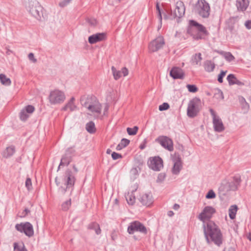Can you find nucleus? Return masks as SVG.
Listing matches in <instances>:
<instances>
[{
  "label": "nucleus",
  "mask_w": 251,
  "mask_h": 251,
  "mask_svg": "<svg viewBox=\"0 0 251 251\" xmlns=\"http://www.w3.org/2000/svg\"><path fill=\"white\" fill-rule=\"evenodd\" d=\"M203 232L207 242L210 244L214 243L218 247L223 243V234L219 227L212 221L207 222L202 224Z\"/></svg>",
  "instance_id": "obj_1"
},
{
  "label": "nucleus",
  "mask_w": 251,
  "mask_h": 251,
  "mask_svg": "<svg viewBox=\"0 0 251 251\" xmlns=\"http://www.w3.org/2000/svg\"><path fill=\"white\" fill-rule=\"evenodd\" d=\"M57 177L55 178V182L57 185L61 184L59 188V191L64 194L66 192L72 191L74 189V186L76 180L75 175L70 169H67L63 175L61 182L57 181Z\"/></svg>",
  "instance_id": "obj_2"
},
{
  "label": "nucleus",
  "mask_w": 251,
  "mask_h": 251,
  "mask_svg": "<svg viewBox=\"0 0 251 251\" xmlns=\"http://www.w3.org/2000/svg\"><path fill=\"white\" fill-rule=\"evenodd\" d=\"M81 104L89 111L100 114L101 111L102 106L97 98L93 95H84L80 99Z\"/></svg>",
  "instance_id": "obj_3"
},
{
  "label": "nucleus",
  "mask_w": 251,
  "mask_h": 251,
  "mask_svg": "<svg viewBox=\"0 0 251 251\" xmlns=\"http://www.w3.org/2000/svg\"><path fill=\"white\" fill-rule=\"evenodd\" d=\"M187 32L193 35L196 40L204 39L205 36L208 35V32L205 26L193 20L189 21Z\"/></svg>",
  "instance_id": "obj_4"
},
{
  "label": "nucleus",
  "mask_w": 251,
  "mask_h": 251,
  "mask_svg": "<svg viewBox=\"0 0 251 251\" xmlns=\"http://www.w3.org/2000/svg\"><path fill=\"white\" fill-rule=\"evenodd\" d=\"M26 8L28 12L37 20H41L43 8L37 0H30Z\"/></svg>",
  "instance_id": "obj_5"
},
{
  "label": "nucleus",
  "mask_w": 251,
  "mask_h": 251,
  "mask_svg": "<svg viewBox=\"0 0 251 251\" xmlns=\"http://www.w3.org/2000/svg\"><path fill=\"white\" fill-rule=\"evenodd\" d=\"M197 13L202 18L209 17L210 13L209 4L205 0H198L195 5Z\"/></svg>",
  "instance_id": "obj_6"
},
{
  "label": "nucleus",
  "mask_w": 251,
  "mask_h": 251,
  "mask_svg": "<svg viewBox=\"0 0 251 251\" xmlns=\"http://www.w3.org/2000/svg\"><path fill=\"white\" fill-rule=\"evenodd\" d=\"M175 6L176 8L174 12H173L171 8H168L166 10L168 16L171 19L182 17L185 12V7L184 3L182 1H177L176 2Z\"/></svg>",
  "instance_id": "obj_7"
},
{
  "label": "nucleus",
  "mask_w": 251,
  "mask_h": 251,
  "mask_svg": "<svg viewBox=\"0 0 251 251\" xmlns=\"http://www.w3.org/2000/svg\"><path fill=\"white\" fill-rule=\"evenodd\" d=\"M66 97L63 92L56 89L50 92L49 100L51 104H56L62 103L65 100Z\"/></svg>",
  "instance_id": "obj_8"
},
{
  "label": "nucleus",
  "mask_w": 251,
  "mask_h": 251,
  "mask_svg": "<svg viewBox=\"0 0 251 251\" xmlns=\"http://www.w3.org/2000/svg\"><path fill=\"white\" fill-rule=\"evenodd\" d=\"M216 212L215 209L211 206H206L204 207L201 212L198 216V219L203 224H206V221H211L210 219Z\"/></svg>",
  "instance_id": "obj_9"
},
{
  "label": "nucleus",
  "mask_w": 251,
  "mask_h": 251,
  "mask_svg": "<svg viewBox=\"0 0 251 251\" xmlns=\"http://www.w3.org/2000/svg\"><path fill=\"white\" fill-rule=\"evenodd\" d=\"M209 112L212 118V123L214 130L217 132L223 131L225 128L222 119L212 109H209Z\"/></svg>",
  "instance_id": "obj_10"
},
{
  "label": "nucleus",
  "mask_w": 251,
  "mask_h": 251,
  "mask_svg": "<svg viewBox=\"0 0 251 251\" xmlns=\"http://www.w3.org/2000/svg\"><path fill=\"white\" fill-rule=\"evenodd\" d=\"M15 228L17 231L24 233L28 237H32L34 234L33 226L29 222L17 224L15 226Z\"/></svg>",
  "instance_id": "obj_11"
},
{
  "label": "nucleus",
  "mask_w": 251,
  "mask_h": 251,
  "mask_svg": "<svg viewBox=\"0 0 251 251\" xmlns=\"http://www.w3.org/2000/svg\"><path fill=\"white\" fill-rule=\"evenodd\" d=\"M136 231L146 234L147 230L144 225L139 221H135L130 223L127 227V232L129 234H132Z\"/></svg>",
  "instance_id": "obj_12"
},
{
  "label": "nucleus",
  "mask_w": 251,
  "mask_h": 251,
  "mask_svg": "<svg viewBox=\"0 0 251 251\" xmlns=\"http://www.w3.org/2000/svg\"><path fill=\"white\" fill-rule=\"evenodd\" d=\"M200 100L199 99H193L190 101L187 107V115L189 117L194 118L196 117L199 112L198 103Z\"/></svg>",
  "instance_id": "obj_13"
},
{
  "label": "nucleus",
  "mask_w": 251,
  "mask_h": 251,
  "mask_svg": "<svg viewBox=\"0 0 251 251\" xmlns=\"http://www.w3.org/2000/svg\"><path fill=\"white\" fill-rule=\"evenodd\" d=\"M155 141L170 151L174 150L173 142L172 140L168 136L163 135L159 136L155 139Z\"/></svg>",
  "instance_id": "obj_14"
},
{
  "label": "nucleus",
  "mask_w": 251,
  "mask_h": 251,
  "mask_svg": "<svg viewBox=\"0 0 251 251\" xmlns=\"http://www.w3.org/2000/svg\"><path fill=\"white\" fill-rule=\"evenodd\" d=\"M163 161L159 156L150 158L148 164L150 169L154 171H159L163 167Z\"/></svg>",
  "instance_id": "obj_15"
},
{
  "label": "nucleus",
  "mask_w": 251,
  "mask_h": 251,
  "mask_svg": "<svg viewBox=\"0 0 251 251\" xmlns=\"http://www.w3.org/2000/svg\"><path fill=\"white\" fill-rule=\"evenodd\" d=\"M165 45L164 38L162 36H158L152 40L149 45V49L151 52L157 51L163 48Z\"/></svg>",
  "instance_id": "obj_16"
},
{
  "label": "nucleus",
  "mask_w": 251,
  "mask_h": 251,
  "mask_svg": "<svg viewBox=\"0 0 251 251\" xmlns=\"http://www.w3.org/2000/svg\"><path fill=\"white\" fill-rule=\"evenodd\" d=\"M174 166L172 168V173L174 175H177L179 174L182 168V163L180 155L178 153H175L172 158Z\"/></svg>",
  "instance_id": "obj_17"
},
{
  "label": "nucleus",
  "mask_w": 251,
  "mask_h": 251,
  "mask_svg": "<svg viewBox=\"0 0 251 251\" xmlns=\"http://www.w3.org/2000/svg\"><path fill=\"white\" fill-rule=\"evenodd\" d=\"M170 75L174 79H183L184 76V73L181 68L174 67L170 72Z\"/></svg>",
  "instance_id": "obj_18"
},
{
  "label": "nucleus",
  "mask_w": 251,
  "mask_h": 251,
  "mask_svg": "<svg viewBox=\"0 0 251 251\" xmlns=\"http://www.w3.org/2000/svg\"><path fill=\"white\" fill-rule=\"evenodd\" d=\"M105 38L106 34L105 33H97L90 36L88 38V42L91 44H94L103 41Z\"/></svg>",
  "instance_id": "obj_19"
},
{
  "label": "nucleus",
  "mask_w": 251,
  "mask_h": 251,
  "mask_svg": "<svg viewBox=\"0 0 251 251\" xmlns=\"http://www.w3.org/2000/svg\"><path fill=\"white\" fill-rule=\"evenodd\" d=\"M140 201L143 205L147 206H150L153 203L152 196L151 193H146L142 195L139 199Z\"/></svg>",
  "instance_id": "obj_20"
},
{
  "label": "nucleus",
  "mask_w": 251,
  "mask_h": 251,
  "mask_svg": "<svg viewBox=\"0 0 251 251\" xmlns=\"http://www.w3.org/2000/svg\"><path fill=\"white\" fill-rule=\"evenodd\" d=\"M241 182L240 176H235L233 177V180L229 182V187L231 191H236L238 189Z\"/></svg>",
  "instance_id": "obj_21"
},
{
  "label": "nucleus",
  "mask_w": 251,
  "mask_h": 251,
  "mask_svg": "<svg viewBox=\"0 0 251 251\" xmlns=\"http://www.w3.org/2000/svg\"><path fill=\"white\" fill-rule=\"evenodd\" d=\"M249 5V0H236V5L238 11H245Z\"/></svg>",
  "instance_id": "obj_22"
},
{
  "label": "nucleus",
  "mask_w": 251,
  "mask_h": 251,
  "mask_svg": "<svg viewBox=\"0 0 251 251\" xmlns=\"http://www.w3.org/2000/svg\"><path fill=\"white\" fill-rule=\"evenodd\" d=\"M229 185V182L226 180H224L221 182L219 191L223 195H226L228 192L231 191Z\"/></svg>",
  "instance_id": "obj_23"
},
{
  "label": "nucleus",
  "mask_w": 251,
  "mask_h": 251,
  "mask_svg": "<svg viewBox=\"0 0 251 251\" xmlns=\"http://www.w3.org/2000/svg\"><path fill=\"white\" fill-rule=\"evenodd\" d=\"M75 98L72 97L66 104L62 108L61 110L66 111L68 109H69L71 111L75 110L77 109V106L75 103Z\"/></svg>",
  "instance_id": "obj_24"
},
{
  "label": "nucleus",
  "mask_w": 251,
  "mask_h": 251,
  "mask_svg": "<svg viewBox=\"0 0 251 251\" xmlns=\"http://www.w3.org/2000/svg\"><path fill=\"white\" fill-rule=\"evenodd\" d=\"M229 85L237 84L239 86H243L244 83L238 79L233 74H229L226 77Z\"/></svg>",
  "instance_id": "obj_25"
},
{
  "label": "nucleus",
  "mask_w": 251,
  "mask_h": 251,
  "mask_svg": "<svg viewBox=\"0 0 251 251\" xmlns=\"http://www.w3.org/2000/svg\"><path fill=\"white\" fill-rule=\"evenodd\" d=\"M15 152V147L10 146L7 147L2 153V156L5 158H8L12 156Z\"/></svg>",
  "instance_id": "obj_26"
},
{
  "label": "nucleus",
  "mask_w": 251,
  "mask_h": 251,
  "mask_svg": "<svg viewBox=\"0 0 251 251\" xmlns=\"http://www.w3.org/2000/svg\"><path fill=\"white\" fill-rule=\"evenodd\" d=\"M215 65L214 62L211 60H206L204 63V68L205 71L207 72H212L214 71Z\"/></svg>",
  "instance_id": "obj_27"
},
{
  "label": "nucleus",
  "mask_w": 251,
  "mask_h": 251,
  "mask_svg": "<svg viewBox=\"0 0 251 251\" xmlns=\"http://www.w3.org/2000/svg\"><path fill=\"white\" fill-rule=\"evenodd\" d=\"M88 228L90 230H93L97 235H99L101 233V229L100 225L96 222H92L88 225Z\"/></svg>",
  "instance_id": "obj_28"
},
{
  "label": "nucleus",
  "mask_w": 251,
  "mask_h": 251,
  "mask_svg": "<svg viewBox=\"0 0 251 251\" xmlns=\"http://www.w3.org/2000/svg\"><path fill=\"white\" fill-rule=\"evenodd\" d=\"M72 157L71 155H68L66 153L62 157L59 166H68L71 162Z\"/></svg>",
  "instance_id": "obj_29"
},
{
  "label": "nucleus",
  "mask_w": 251,
  "mask_h": 251,
  "mask_svg": "<svg viewBox=\"0 0 251 251\" xmlns=\"http://www.w3.org/2000/svg\"><path fill=\"white\" fill-rule=\"evenodd\" d=\"M238 210V207L236 205H232L230 206L228 210V214L229 218L231 220H233L235 218L236 212Z\"/></svg>",
  "instance_id": "obj_30"
},
{
  "label": "nucleus",
  "mask_w": 251,
  "mask_h": 251,
  "mask_svg": "<svg viewBox=\"0 0 251 251\" xmlns=\"http://www.w3.org/2000/svg\"><path fill=\"white\" fill-rule=\"evenodd\" d=\"M86 129L90 133H95L96 131L95 123L92 121L87 123L86 125Z\"/></svg>",
  "instance_id": "obj_31"
},
{
  "label": "nucleus",
  "mask_w": 251,
  "mask_h": 251,
  "mask_svg": "<svg viewBox=\"0 0 251 251\" xmlns=\"http://www.w3.org/2000/svg\"><path fill=\"white\" fill-rule=\"evenodd\" d=\"M202 60L201 54V53H196L192 57L193 63L195 65H200Z\"/></svg>",
  "instance_id": "obj_32"
},
{
  "label": "nucleus",
  "mask_w": 251,
  "mask_h": 251,
  "mask_svg": "<svg viewBox=\"0 0 251 251\" xmlns=\"http://www.w3.org/2000/svg\"><path fill=\"white\" fill-rule=\"evenodd\" d=\"M13 246L14 251H27L23 243H18L15 242Z\"/></svg>",
  "instance_id": "obj_33"
},
{
  "label": "nucleus",
  "mask_w": 251,
  "mask_h": 251,
  "mask_svg": "<svg viewBox=\"0 0 251 251\" xmlns=\"http://www.w3.org/2000/svg\"><path fill=\"white\" fill-rule=\"evenodd\" d=\"M0 81L1 83L6 86H9L11 84V81L10 78L7 77L4 74H0Z\"/></svg>",
  "instance_id": "obj_34"
},
{
  "label": "nucleus",
  "mask_w": 251,
  "mask_h": 251,
  "mask_svg": "<svg viewBox=\"0 0 251 251\" xmlns=\"http://www.w3.org/2000/svg\"><path fill=\"white\" fill-rule=\"evenodd\" d=\"M111 71L115 80L119 79L122 76V72L121 71L117 70L114 66L111 67Z\"/></svg>",
  "instance_id": "obj_35"
},
{
  "label": "nucleus",
  "mask_w": 251,
  "mask_h": 251,
  "mask_svg": "<svg viewBox=\"0 0 251 251\" xmlns=\"http://www.w3.org/2000/svg\"><path fill=\"white\" fill-rule=\"evenodd\" d=\"M138 129V127L137 126H134L133 128L127 127L126 131L129 135H134L137 133Z\"/></svg>",
  "instance_id": "obj_36"
},
{
  "label": "nucleus",
  "mask_w": 251,
  "mask_h": 251,
  "mask_svg": "<svg viewBox=\"0 0 251 251\" xmlns=\"http://www.w3.org/2000/svg\"><path fill=\"white\" fill-rule=\"evenodd\" d=\"M28 117V114L25 110L24 109L21 111L20 113V118L22 121H25L26 120Z\"/></svg>",
  "instance_id": "obj_37"
},
{
  "label": "nucleus",
  "mask_w": 251,
  "mask_h": 251,
  "mask_svg": "<svg viewBox=\"0 0 251 251\" xmlns=\"http://www.w3.org/2000/svg\"><path fill=\"white\" fill-rule=\"evenodd\" d=\"M71 205V199H70V200H67L66 201L64 202L62 204V209L63 211H67L69 209Z\"/></svg>",
  "instance_id": "obj_38"
},
{
  "label": "nucleus",
  "mask_w": 251,
  "mask_h": 251,
  "mask_svg": "<svg viewBox=\"0 0 251 251\" xmlns=\"http://www.w3.org/2000/svg\"><path fill=\"white\" fill-rule=\"evenodd\" d=\"M224 57L228 62H231L235 59L234 56L230 52H226Z\"/></svg>",
  "instance_id": "obj_39"
},
{
  "label": "nucleus",
  "mask_w": 251,
  "mask_h": 251,
  "mask_svg": "<svg viewBox=\"0 0 251 251\" xmlns=\"http://www.w3.org/2000/svg\"><path fill=\"white\" fill-rule=\"evenodd\" d=\"M186 87L190 92L195 93L198 90V88L195 85L187 84Z\"/></svg>",
  "instance_id": "obj_40"
},
{
  "label": "nucleus",
  "mask_w": 251,
  "mask_h": 251,
  "mask_svg": "<svg viewBox=\"0 0 251 251\" xmlns=\"http://www.w3.org/2000/svg\"><path fill=\"white\" fill-rule=\"evenodd\" d=\"M156 10H157V12L158 18V19L159 20L160 24H162V14H161V9L160 8V7H159L158 3H156Z\"/></svg>",
  "instance_id": "obj_41"
},
{
  "label": "nucleus",
  "mask_w": 251,
  "mask_h": 251,
  "mask_svg": "<svg viewBox=\"0 0 251 251\" xmlns=\"http://www.w3.org/2000/svg\"><path fill=\"white\" fill-rule=\"evenodd\" d=\"M127 203L130 205H133L135 203V198L134 196L127 195L126 197Z\"/></svg>",
  "instance_id": "obj_42"
},
{
  "label": "nucleus",
  "mask_w": 251,
  "mask_h": 251,
  "mask_svg": "<svg viewBox=\"0 0 251 251\" xmlns=\"http://www.w3.org/2000/svg\"><path fill=\"white\" fill-rule=\"evenodd\" d=\"M216 197V194L213 190H209L205 196L207 199H212Z\"/></svg>",
  "instance_id": "obj_43"
},
{
  "label": "nucleus",
  "mask_w": 251,
  "mask_h": 251,
  "mask_svg": "<svg viewBox=\"0 0 251 251\" xmlns=\"http://www.w3.org/2000/svg\"><path fill=\"white\" fill-rule=\"evenodd\" d=\"M170 107L169 104L167 102H164L159 106V110L161 111L168 109Z\"/></svg>",
  "instance_id": "obj_44"
},
{
  "label": "nucleus",
  "mask_w": 251,
  "mask_h": 251,
  "mask_svg": "<svg viewBox=\"0 0 251 251\" xmlns=\"http://www.w3.org/2000/svg\"><path fill=\"white\" fill-rule=\"evenodd\" d=\"M226 73V71H224L222 70L220 72V74L218 75V81L220 83H222L223 82V77L225 76Z\"/></svg>",
  "instance_id": "obj_45"
},
{
  "label": "nucleus",
  "mask_w": 251,
  "mask_h": 251,
  "mask_svg": "<svg viewBox=\"0 0 251 251\" xmlns=\"http://www.w3.org/2000/svg\"><path fill=\"white\" fill-rule=\"evenodd\" d=\"M25 110L26 111V112L28 114H31L34 111V107L32 105H28L26 106H25V108H24Z\"/></svg>",
  "instance_id": "obj_46"
},
{
  "label": "nucleus",
  "mask_w": 251,
  "mask_h": 251,
  "mask_svg": "<svg viewBox=\"0 0 251 251\" xmlns=\"http://www.w3.org/2000/svg\"><path fill=\"white\" fill-rule=\"evenodd\" d=\"M25 187L28 190H30L32 188L31 180L30 178H27L25 183Z\"/></svg>",
  "instance_id": "obj_47"
},
{
  "label": "nucleus",
  "mask_w": 251,
  "mask_h": 251,
  "mask_svg": "<svg viewBox=\"0 0 251 251\" xmlns=\"http://www.w3.org/2000/svg\"><path fill=\"white\" fill-rule=\"evenodd\" d=\"M112 158L113 160H115L119 158H122V155L118 153H117L116 152H113L111 154Z\"/></svg>",
  "instance_id": "obj_48"
},
{
  "label": "nucleus",
  "mask_w": 251,
  "mask_h": 251,
  "mask_svg": "<svg viewBox=\"0 0 251 251\" xmlns=\"http://www.w3.org/2000/svg\"><path fill=\"white\" fill-rule=\"evenodd\" d=\"M72 0H63L59 3V5L61 7H64L67 6Z\"/></svg>",
  "instance_id": "obj_49"
},
{
  "label": "nucleus",
  "mask_w": 251,
  "mask_h": 251,
  "mask_svg": "<svg viewBox=\"0 0 251 251\" xmlns=\"http://www.w3.org/2000/svg\"><path fill=\"white\" fill-rule=\"evenodd\" d=\"M166 175L164 173H160L158 176L156 180V181L157 182H160L163 181L165 178Z\"/></svg>",
  "instance_id": "obj_50"
},
{
  "label": "nucleus",
  "mask_w": 251,
  "mask_h": 251,
  "mask_svg": "<svg viewBox=\"0 0 251 251\" xmlns=\"http://www.w3.org/2000/svg\"><path fill=\"white\" fill-rule=\"evenodd\" d=\"M129 143L130 141L126 138L122 139L120 142V143L122 145L123 147L124 148H125L128 146Z\"/></svg>",
  "instance_id": "obj_51"
},
{
  "label": "nucleus",
  "mask_w": 251,
  "mask_h": 251,
  "mask_svg": "<svg viewBox=\"0 0 251 251\" xmlns=\"http://www.w3.org/2000/svg\"><path fill=\"white\" fill-rule=\"evenodd\" d=\"M86 22L91 25H95L97 24V21L94 18H87Z\"/></svg>",
  "instance_id": "obj_52"
},
{
  "label": "nucleus",
  "mask_w": 251,
  "mask_h": 251,
  "mask_svg": "<svg viewBox=\"0 0 251 251\" xmlns=\"http://www.w3.org/2000/svg\"><path fill=\"white\" fill-rule=\"evenodd\" d=\"M75 150L74 149V148H73V147L68 148L66 151V153L67 154H68V155H71V157L73 155H74V154H75Z\"/></svg>",
  "instance_id": "obj_53"
},
{
  "label": "nucleus",
  "mask_w": 251,
  "mask_h": 251,
  "mask_svg": "<svg viewBox=\"0 0 251 251\" xmlns=\"http://www.w3.org/2000/svg\"><path fill=\"white\" fill-rule=\"evenodd\" d=\"M28 59L32 61L33 62L35 63L37 61V59L35 58L34 54L33 53H29L28 55Z\"/></svg>",
  "instance_id": "obj_54"
},
{
  "label": "nucleus",
  "mask_w": 251,
  "mask_h": 251,
  "mask_svg": "<svg viewBox=\"0 0 251 251\" xmlns=\"http://www.w3.org/2000/svg\"><path fill=\"white\" fill-rule=\"evenodd\" d=\"M122 75L123 74L124 76H126L128 74V71L126 67H124L121 70Z\"/></svg>",
  "instance_id": "obj_55"
},
{
  "label": "nucleus",
  "mask_w": 251,
  "mask_h": 251,
  "mask_svg": "<svg viewBox=\"0 0 251 251\" xmlns=\"http://www.w3.org/2000/svg\"><path fill=\"white\" fill-rule=\"evenodd\" d=\"M245 25L248 29H251V20L247 21L245 22Z\"/></svg>",
  "instance_id": "obj_56"
},
{
  "label": "nucleus",
  "mask_w": 251,
  "mask_h": 251,
  "mask_svg": "<svg viewBox=\"0 0 251 251\" xmlns=\"http://www.w3.org/2000/svg\"><path fill=\"white\" fill-rule=\"evenodd\" d=\"M111 239L113 241H114L117 238V235L116 234H115V232H112L111 234Z\"/></svg>",
  "instance_id": "obj_57"
},
{
  "label": "nucleus",
  "mask_w": 251,
  "mask_h": 251,
  "mask_svg": "<svg viewBox=\"0 0 251 251\" xmlns=\"http://www.w3.org/2000/svg\"><path fill=\"white\" fill-rule=\"evenodd\" d=\"M123 148H124L123 147L122 145L120 143L116 147V150L117 151H120L122 149H123Z\"/></svg>",
  "instance_id": "obj_58"
},
{
  "label": "nucleus",
  "mask_w": 251,
  "mask_h": 251,
  "mask_svg": "<svg viewBox=\"0 0 251 251\" xmlns=\"http://www.w3.org/2000/svg\"><path fill=\"white\" fill-rule=\"evenodd\" d=\"M146 147V139L144 140V143H143V144H141L140 145V149L141 150H143Z\"/></svg>",
  "instance_id": "obj_59"
},
{
  "label": "nucleus",
  "mask_w": 251,
  "mask_h": 251,
  "mask_svg": "<svg viewBox=\"0 0 251 251\" xmlns=\"http://www.w3.org/2000/svg\"><path fill=\"white\" fill-rule=\"evenodd\" d=\"M223 251H235L234 248L230 247L228 248H225Z\"/></svg>",
  "instance_id": "obj_60"
},
{
  "label": "nucleus",
  "mask_w": 251,
  "mask_h": 251,
  "mask_svg": "<svg viewBox=\"0 0 251 251\" xmlns=\"http://www.w3.org/2000/svg\"><path fill=\"white\" fill-rule=\"evenodd\" d=\"M180 206L179 205L176 203H175L173 206V209L177 210L179 208Z\"/></svg>",
  "instance_id": "obj_61"
},
{
  "label": "nucleus",
  "mask_w": 251,
  "mask_h": 251,
  "mask_svg": "<svg viewBox=\"0 0 251 251\" xmlns=\"http://www.w3.org/2000/svg\"><path fill=\"white\" fill-rule=\"evenodd\" d=\"M137 170L136 168H133L131 170V173L136 175L137 174Z\"/></svg>",
  "instance_id": "obj_62"
},
{
  "label": "nucleus",
  "mask_w": 251,
  "mask_h": 251,
  "mask_svg": "<svg viewBox=\"0 0 251 251\" xmlns=\"http://www.w3.org/2000/svg\"><path fill=\"white\" fill-rule=\"evenodd\" d=\"M29 212L30 210L27 208H25L23 212V214H24V216H25L27 215Z\"/></svg>",
  "instance_id": "obj_63"
},
{
  "label": "nucleus",
  "mask_w": 251,
  "mask_h": 251,
  "mask_svg": "<svg viewBox=\"0 0 251 251\" xmlns=\"http://www.w3.org/2000/svg\"><path fill=\"white\" fill-rule=\"evenodd\" d=\"M167 215L169 217H172L174 215V213L173 211H169L168 212Z\"/></svg>",
  "instance_id": "obj_64"
}]
</instances>
